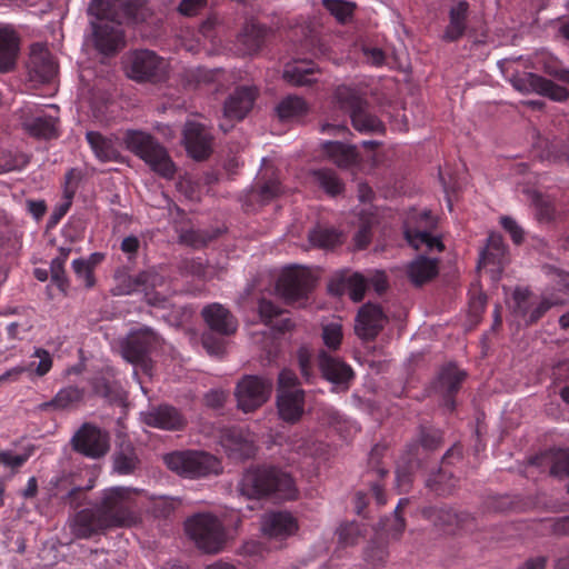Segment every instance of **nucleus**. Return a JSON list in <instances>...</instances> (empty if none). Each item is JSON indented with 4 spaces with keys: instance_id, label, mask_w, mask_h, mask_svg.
Wrapping results in <instances>:
<instances>
[{
    "instance_id": "0eeeda50",
    "label": "nucleus",
    "mask_w": 569,
    "mask_h": 569,
    "mask_svg": "<svg viewBox=\"0 0 569 569\" xmlns=\"http://www.w3.org/2000/svg\"><path fill=\"white\" fill-rule=\"evenodd\" d=\"M437 219L428 210L412 211L405 222V237L408 243L416 250L427 252L442 251L443 243L433 233Z\"/></svg>"
},
{
    "instance_id": "ddd939ff",
    "label": "nucleus",
    "mask_w": 569,
    "mask_h": 569,
    "mask_svg": "<svg viewBox=\"0 0 569 569\" xmlns=\"http://www.w3.org/2000/svg\"><path fill=\"white\" fill-rule=\"evenodd\" d=\"M311 284L310 272L301 267H291L282 271L277 282V290L289 301L303 297Z\"/></svg>"
},
{
    "instance_id": "0e129e2a",
    "label": "nucleus",
    "mask_w": 569,
    "mask_h": 569,
    "mask_svg": "<svg viewBox=\"0 0 569 569\" xmlns=\"http://www.w3.org/2000/svg\"><path fill=\"white\" fill-rule=\"evenodd\" d=\"M202 345L204 349L211 356H220L223 352V345L220 340H217L212 335L207 333L202 337Z\"/></svg>"
},
{
    "instance_id": "13d9d810",
    "label": "nucleus",
    "mask_w": 569,
    "mask_h": 569,
    "mask_svg": "<svg viewBox=\"0 0 569 569\" xmlns=\"http://www.w3.org/2000/svg\"><path fill=\"white\" fill-rule=\"evenodd\" d=\"M297 388V377L295 372L288 369H283L279 373L278 378V393H282V391H293Z\"/></svg>"
},
{
    "instance_id": "b1692460",
    "label": "nucleus",
    "mask_w": 569,
    "mask_h": 569,
    "mask_svg": "<svg viewBox=\"0 0 569 569\" xmlns=\"http://www.w3.org/2000/svg\"><path fill=\"white\" fill-rule=\"evenodd\" d=\"M531 466L549 469L553 477H569V449H550L533 457Z\"/></svg>"
},
{
    "instance_id": "c85d7f7f",
    "label": "nucleus",
    "mask_w": 569,
    "mask_h": 569,
    "mask_svg": "<svg viewBox=\"0 0 569 569\" xmlns=\"http://www.w3.org/2000/svg\"><path fill=\"white\" fill-rule=\"evenodd\" d=\"M465 372L459 370L456 366L449 365L440 371L437 380V389L441 392L445 398V406L452 410L455 402L451 399V395L456 392L465 379Z\"/></svg>"
},
{
    "instance_id": "bb28decb",
    "label": "nucleus",
    "mask_w": 569,
    "mask_h": 569,
    "mask_svg": "<svg viewBox=\"0 0 569 569\" xmlns=\"http://www.w3.org/2000/svg\"><path fill=\"white\" fill-rule=\"evenodd\" d=\"M202 317L210 329L220 335H232L237 330L236 319L220 303H212L203 308Z\"/></svg>"
},
{
    "instance_id": "5701e85b",
    "label": "nucleus",
    "mask_w": 569,
    "mask_h": 569,
    "mask_svg": "<svg viewBox=\"0 0 569 569\" xmlns=\"http://www.w3.org/2000/svg\"><path fill=\"white\" fill-rule=\"evenodd\" d=\"M268 29L254 20L247 21L237 37V50L241 54H254L263 46Z\"/></svg>"
},
{
    "instance_id": "3c124183",
    "label": "nucleus",
    "mask_w": 569,
    "mask_h": 569,
    "mask_svg": "<svg viewBox=\"0 0 569 569\" xmlns=\"http://www.w3.org/2000/svg\"><path fill=\"white\" fill-rule=\"evenodd\" d=\"M281 192V186L278 181V179L272 178L268 181H264L262 184L258 186L257 188V198L262 203L268 202L279 196Z\"/></svg>"
},
{
    "instance_id": "393cba45",
    "label": "nucleus",
    "mask_w": 569,
    "mask_h": 569,
    "mask_svg": "<svg viewBox=\"0 0 569 569\" xmlns=\"http://www.w3.org/2000/svg\"><path fill=\"white\" fill-rule=\"evenodd\" d=\"M277 408L279 417L290 423H295L305 412V392L301 389L282 391L277 393Z\"/></svg>"
},
{
    "instance_id": "864d4df0",
    "label": "nucleus",
    "mask_w": 569,
    "mask_h": 569,
    "mask_svg": "<svg viewBox=\"0 0 569 569\" xmlns=\"http://www.w3.org/2000/svg\"><path fill=\"white\" fill-rule=\"evenodd\" d=\"M407 502H408L407 499H400L395 509L396 517L392 520H388V522L392 521V523H390V525L383 523V529L386 530L388 536H390L393 539L399 538L400 535L405 530V527H406L405 520L402 518L398 517L397 513H398L399 509L402 508V506L406 505Z\"/></svg>"
},
{
    "instance_id": "473e14b6",
    "label": "nucleus",
    "mask_w": 569,
    "mask_h": 569,
    "mask_svg": "<svg viewBox=\"0 0 569 569\" xmlns=\"http://www.w3.org/2000/svg\"><path fill=\"white\" fill-rule=\"evenodd\" d=\"M407 274L415 284H421L437 274V260L419 256L408 264Z\"/></svg>"
},
{
    "instance_id": "de8ad7c7",
    "label": "nucleus",
    "mask_w": 569,
    "mask_h": 569,
    "mask_svg": "<svg viewBox=\"0 0 569 569\" xmlns=\"http://www.w3.org/2000/svg\"><path fill=\"white\" fill-rule=\"evenodd\" d=\"M138 459L132 450L121 451L113 457V471L119 475H129L133 472Z\"/></svg>"
},
{
    "instance_id": "2f4dec72",
    "label": "nucleus",
    "mask_w": 569,
    "mask_h": 569,
    "mask_svg": "<svg viewBox=\"0 0 569 569\" xmlns=\"http://www.w3.org/2000/svg\"><path fill=\"white\" fill-rule=\"evenodd\" d=\"M322 148L328 158L339 167H350L358 160V153L355 146L327 141L322 144Z\"/></svg>"
},
{
    "instance_id": "e433bc0d",
    "label": "nucleus",
    "mask_w": 569,
    "mask_h": 569,
    "mask_svg": "<svg viewBox=\"0 0 569 569\" xmlns=\"http://www.w3.org/2000/svg\"><path fill=\"white\" fill-rule=\"evenodd\" d=\"M57 118L51 114L37 116L23 122V127L31 134L46 139L56 136Z\"/></svg>"
},
{
    "instance_id": "7c9ffc66",
    "label": "nucleus",
    "mask_w": 569,
    "mask_h": 569,
    "mask_svg": "<svg viewBox=\"0 0 569 569\" xmlns=\"http://www.w3.org/2000/svg\"><path fill=\"white\" fill-rule=\"evenodd\" d=\"M332 102L336 108L349 116L367 103L358 89L345 84L336 89Z\"/></svg>"
},
{
    "instance_id": "ea45409f",
    "label": "nucleus",
    "mask_w": 569,
    "mask_h": 569,
    "mask_svg": "<svg viewBox=\"0 0 569 569\" xmlns=\"http://www.w3.org/2000/svg\"><path fill=\"white\" fill-rule=\"evenodd\" d=\"M311 181L327 193L335 196L342 191L343 184L331 169H318L310 172Z\"/></svg>"
},
{
    "instance_id": "69168bd1",
    "label": "nucleus",
    "mask_w": 569,
    "mask_h": 569,
    "mask_svg": "<svg viewBox=\"0 0 569 569\" xmlns=\"http://www.w3.org/2000/svg\"><path fill=\"white\" fill-rule=\"evenodd\" d=\"M27 460L26 456L14 455L9 451H0V463L8 467H20Z\"/></svg>"
},
{
    "instance_id": "e2e57ef3",
    "label": "nucleus",
    "mask_w": 569,
    "mask_h": 569,
    "mask_svg": "<svg viewBox=\"0 0 569 569\" xmlns=\"http://www.w3.org/2000/svg\"><path fill=\"white\" fill-rule=\"evenodd\" d=\"M63 264V259L60 258H54L50 264L51 278L59 287H62L66 282Z\"/></svg>"
},
{
    "instance_id": "cd10ccee",
    "label": "nucleus",
    "mask_w": 569,
    "mask_h": 569,
    "mask_svg": "<svg viewBox=\"0 0 569 569\" xmlns=\"http://www.w3.org/2000/svg\"><path fill=\"white\" fill-rule=\"evenodd\" d=\"M19 53V37L9 26H0V71L11 70Z\"/></svg>"
},
{
    "instance_id": "f257e3e1",
    "label": "nucleus",
    "mask_w": 569,
    "mask_h": 569,
    "mask_svg": "<svg viewBox=\"0 0 569 569\" xmlns=\"http://www.w3.org/2000/svg\"><path fill=\"white\" fill-rule=\"evenodd\" d=\"M546 273L552 287L540 298L533 297L527 289L517 288L513 291L510 308L516 317L527 323L538 321L550 308L568 301L569 273L552 267H547Z\"/></svg>"
},
{
    "instance_id": "423d86ee",
    "label": "nucleus",
    "mask_w": 569,
    "mask_h": 569,
    "mask_svg": "<svg viewBox=\"0 0 569 569\" xmlns=\"http://www.w3.org/2000/svg\"><path fill=\"white\" fill-rule=\"evenodd\" d=\"M167 467L176 473L190 479L219 475L221 462L203 451H179L164 457Z\"/></svg>"
},
{
    "instance_id": "4be33fe9",
    "label": "nucleus",
    "mask_w": 569,
    "mask_h": 569,
    "mask_svg": "<svg viewBox=\"0 0 569 569\" xmlns=\"http://www.w3.org/2000/svg\"><path fill=\"white\" fill-rule=\"evenodd\" d=\"M256 97L254 87H238L224 102L223 117L229 120H242L252 109Z\"/></svg>"
},
{
    "instance_id": "c9c22d12",
    "label": "nucleus",
    "mask_w": 569,
    "mask_h": 569,
    "mask_svg": "<svg viewBox=\"0 0 569 569\" xmlns=\"http://www.w3.org/2000/svg\"><path fill=\"white\" fill-rule=\"evenodd\" d=\"M308 111L306 101L297 96H288L277 107L278 117L282 121H290L305 116Z\"/></svg>"
},
{
    "instance_id": "f8f14e48",
    "label": "nucleus",
    "mask_w": 569,
    "mask_h": 569,
    "mask_svg": "<svg viewBox=\"0 0 569 569\" xmlns=\"http://www.w3.org/2000/svg\"><path fill=\"white\" fill-rule=\"evenodd\" d=\"M71 532L76 538L89 539L110 530L98 507L82 509L69 522Z\"/></svg>"
},
{
    "instance_id": "338daca9",
    "label": "nucleus",
    "mask_w": 569,
    "mask_h": 569,
    "mask_svg": "<svg viewBox=\"0 0 569 569\" xmlns=\"http://www.w3.org/2000/svg\"><path fill=\"white\" fill-rule=\"evenodd\" d=\"M220 26L217 17H209L200 27V32L204 38L212 40L216 37V29Z\"/></svg>"
},
{
    "instance_id": "dca6fc26",
    "label": "nucleus",
    "mask_w": 569,
    "mask_h": 569,
    "mask_svg": "<svg viewBox=\"0 0 569 569\" xmlns=\"http://www.w3.org/2000/svg\"><path fill=\"white\" fill-rule=\"evenodd\" d=\"M507 262V249L502 237L498 233H491L488 237L486 248L480 253L479 268L488 269L491 273V278L498 280Z\"/></svg>"
},
{
    "instance_id": "9b49d317",
    "label": "nucleus",
    "mask_w": 569,
    "mask_h": 569,
    "mask_svg": "<svg viewBox=\"0 0 569 569\" xmlns=\"http://www.w3.org/2000/svg\"><path fill=\"white\" fill-rule=\"evenodd\" d=\"M163 59L149 50L134 51L128 59V74L134 80L156 78L166 72Z\"/></svg>"
},
{
    "instance_id": "58836bf2",
    "label": "nucleus",
    "mask_w": 569,
    "mask_h": 569,
    "mask_svg": "<svg viewBox=\"0 0 569 569\" xmlns=\"http://www.w3.org/2000/svg\"><path fill=\"white\" fill-rule=\"evenodd\" d=\"M130 288L121 293L130 295L132 292L143 291L147 296L150 289L162 286L163 278L154 271H144L134 278H128Z\"/></svg>"
},
{
    "instance_id": "79ce46f5",
    "label": "nucleus",
    "mask_w": 569,
    "mask_h": 569,
    "mask_svg": "<svg viewBox=\"0 0 569 569\" xmlns=\"http://www.w3.org/2000/svg\"><path fill=\"white\" fill-rule=\"evenodd\" d=\"M531 84L538 93L555 101L561 102L569 97V92L566 88L541 77L531 76Z\"/></svg>"
},
{
    "instance_id": "774afa93",
    "label": "nucleus",
    "mask_w": 569,
    "mask_h": 569,
    "mask_svg": "<svg viewBox=\"0 0 569 569\" xmlns=\"http://www.w3.org/2000/svg\"><path fill=\"white\" fill-rule=\"evenodd\" d=\"M367 280L368 284H371L378 293L387 289V278L382 271H375Z\"/></svg>"
},
{
    "instance_id": "5fc2aeb1",
    "label": "nucleus",
    "mask_w": 569,
    "mask_h": 569,
    "mask_svg": "<svg viewBox=\"0 0 569 569\" xmlns=\"http://www.w3.org/2000/svg\"><path fill=\"white\" fill-rule=\"evenodd\" d=\"M388 558L387 548L382 545L371 546L366 551V561L371 566H381Z\"/></svg>"
},
{
    "instance_id": "49530a36",
    "label": "nucleus",
    "mask_w": 569,
    "mask_h": 569,
    "mask_svg": "<svg viewBox=\"0 0 569 569\" xmlns=\"http://www.w3.org/2000/svg\"><path fill=\"white\" fill-rule=\"evenodd\" d=\"M531 204L535 207L536 216L539 220H549L553 213V206L548 197L538 193L535 190L528 191Z\"/></svg>"
},
{
    "instance_id": "72a5a7b5",
    "label": "nucleus",
    "mask_w": 569,
    "mask_h": 569,
    "mask_svg": "<svg viewBox=\"0 0 569 569\" xmlns=\"http://www.w3.org/2000/svg\"><path fill=\"white\" fill-rule=\"evenodd\" d=\"M353 128L361 133H379L383 131V123L368 111V104L353 111L350 116Z\"/></svg>"
},
{
    "instance_id": "f03ea898",
    "label": "nucleus",
    "mask_w": 569,
    "mask_h": 569,
    "mask_svg": "<svg viewBox=\"0 0 569 569\" xmlns=\"http://www.w3.org/2000/svg\"><path fill=\"white\" fill-rule=\"evenodd\" d=\"M142 492V489L126 486H112L100 491L96 506L110 529L132 528L141 523L137 497Z\"/></svg>"
},
{
    "instance_id": "c756f323",
    "label": "nucleus",
    "mask_w": 569,
    "mask_h": 569,
    "mask_svg": "<svg viewBox=\"0 0 569 569\" xmlns=\"http://www.w3.org/2000/svg\"><path fill=\"white\" fill-rule=\"evenodd\" d=\"M86 139L96 158L101 162L117 161L120 158V152L111 137H106L98 131H88Z\"/></svg>"
},
{
    "instance_id": "4468645a",
    "label": "nucleus",
    "mask_w": 569,
    "mask_h": 569,
    "mask_svg": "<svg viewBox=\"0 0 569 569\" xmlns=\"http://www.w3.org/2000/svg\"><path fill=\"white\" fill-rule=\"evenodd\" d=\"M211 133L201 123L187 121L183 129V144L188 154L196 160H203L211 152Z\"/></svg>"
},
{
    "instance_id": "bf43d9fd",
    "label": "nucleus",
    "mask_w": 569,
    "mask_h": 569,
    "mask_svg": "<svg viewBox=\"0 0 569 569\" xmlns=\"http://www.w3.org/2000/svg\"><path fill=\"white\" fill-rule=\"evenodd\" d=\"M33 357L38 358V365L36 367V372L38 376H44L52 367V358L50 353L42 349L38 348L33 352Z\"/></svg>"
},
{
    "instance_id": "4d7b16f0",
    "label": "nucleus",
    "mask_w": 569,
    "mask_h": 569,
    "mask_svg": "<svg viewBox=\"0 0 569 569\" xmlns=\"http://www.w3.org/2000/svg\"><path fill=\"white\" fill-rule=\"evenodd\" d=\"M208 0H181L178 7L180 14L186 17L196 16L207 6Z\"/></svg>"
},
{
    "instance_id": "680f3d73",
    "label": "nucleus",
    "mask_w": 569,
    "mask_h": 569,
    "mask_svg": "<svg viewBox=\"0 0 569 569\" xmlns=\"http://www.w3.org/2000/svg\"><path fill=\"white\" fill-rule=\"evenodd\" d=\"M500 222L503 229L510 233L515 243H520L522 241L523 231L512 218L502 217Z\"/></svg>"
},
{
    "instance_id": "1a4fd4ad",
    "label": "nucleus",
    "mask_w": 569,
    "mask_h": 569,
    "mask_svg": "<svg viewBox=\"0 0 569 569\" xmlns=\"http://www.w3.org/2000/svg\"><path fill=\"white\" fill-rule=\"evenodd\" d=\"M159 345L158 336L149 328L129 335L121 342V355L132 365L148 368V355Z\"/></svg>"
},
{
    "instance_id": "4c0bfd02",
    "label": "nucleus",
    "mask_w": 569,
    "mask_h": 569,
    "mask_svg": "<svg viewBox=\"0 0 569 569\" xmlns=\"http://www.w3.org/2000/svg\"><path fill=\"white\" fill-rule=\"evenodd\" d=\"M467 10L468 4L465 1H460L451 8L450 22L445 32L447 40L453 41L462 36L466 28L465 20Z\"/></svg>"
},
{
    "instance_id": "6e6552de",
    "label": "nucleus",
    "mask_w": 569,
    "mask_h": 569,
    "mask_svg": "<svg viewBox=\"0 0 569 569\" xmlns=\"http://www.w3.org/2000/svg\"><path fill=\"white\" fill-rule=\"evenodd\" d=\"M272 381L260 376H244L236 387L238 408L243 412H252L263 406L272 392Z\"/></svg>"
},
{
    "instance_id": "37998d69",
    "label": "nucleus",
    "mask_w": 569,
    "mask_h": 569,
    "mask_svg": "<svg viewBox=\"0 0 569 569\" xmlns=\"http://www.w3.org/2000/svg\"><path fill=\"white\" fill-rule=\"evenodd\" d=\"M309 241L315 247L329 249L341 241V234L335 229L317 227L309 232Z\"/></svg>"
},
{
    "instance_id": "aec40b11",
    "label": "nucleus",
    "mask_w": 569,
    "mask_h": 569,
    "mask_svg": "<svg viewBox=\"0 0 569 569\" xmlns=\"http://www.w3.org/2000/svg\"><path fill=\"white\" fill-rule=\"evenodd\" d=\"M28 67L30 77L40 82L50 81L57 73V63L52 54L41 43L32 44Z\"/></svg>"
},
{
    "instance_id": "8fccbe9b",
    "label": "nucleus",
    "mask_w": 569,
    "mask_h": 569,
    "mask_svg": "<svg viewBox=\"0 0 569 569\" xmlns=\"http://www.w3.org/2000/svg\"><path fill=\"white\" fill-rule=\"evenodd\" d=\"M427 486L438 495H447L455 488L446 471H440L427 480Z\"/></svg>"
},
{
    "instance_id": "c03bdc74",
    "label": "nucleus",
    "mask_w": 569,
    "mask_h": 569,
    "mask_svg": "<svg viewBox=\"0 0 569 569\" xmlns=\"http://www.w3.org/2000/svg\"><path fill=\"white\" fill-rule=\"evenodd\" d=\"M82 399V391L77 387H67L61 389L49 406L57 409H70L79 403Z\"/></svg>"
},
{
    "instance_id": "6ab92c4d",
    "label": "nucleus",
    "mask_w": 569,
    "mask_h": 569,
    "mask_svg": "<svg viewBox=\"0 0 569 569\" xmlns=\"http://www.w3.org/2000/svg\"><path fill=\"white\" fill-rule=\"evenodd\" d=\"M221 446L233 459L249 458L256 449L253 435L240 428L224 430L221 436Z\"/></svg>"
},
{
    "instance_id": "a878e982",
    "label": "nucleus",
    "mask_w": 569,
    "mask_h": 569,
    "mask_svg": "<svg viewBox=\"0 0 569 569\" xmlns=\"http://www.w3.org/2000/svg\"><path fill=\"white\" fill-rule=\"evenodd\" d=\"M319 368L328 381L342 386L343 389L352 378V369L348 365L325 351L319 353Z\"/></svg>"
},
{
    "instance_id": "9d476101",
    "label": "nucleus",
    "mask_w": 569,
    "mask_h": 569,
    "mask_svg": "<svg viewBox=\"0 0 569 569\" xmlns=\"http://www.w3.org/2000/svg\"><path fill=\"white\" fill-rule=\"evenodd\" d=\"M73 449L89 458H100L109 450V437L101 429L84 423L72 437Z\"/></svg>"
},
{
    "instance_id": "412c9836",
    "label": "nucleus",
    "mask_w": 569,
    "mask_h": 569,
    "mask_svg": "<svg viewBox=\"0 0 569 569\" xmlns=\"http://www.w3.org/2000/svg\"><path fill=\"white\" fill-rule=\"evenodd\" d=\"M143 422L163 430H179L186 425V418L174 407L161 405L142 413Z\"/></svg>"
},
{
    "instance_id": "6e6d98bb",
    "label": "nucleus",
    "mask_w": 569,
    "mask_h": 569,
    "mask_svg": "<svg viewBox=\"0 0 569 569\" xmlns=\"http://www.w3.org/2000/svg\"><path fill=\"white\" fill-rule=\"evenodd\" d=\"M339 539L345 545H353L357 542V537L360 535V527L356 522H350L339 528Z\"/></svg>"
},
{
    "instance_id": "20e7f679",
    "label": "nucleus",
    "mask_w": 569,
    "mask_h": 569,
    "mask_svg": "<svg viewBox=\"0 0 569 569\" xmlns=\"http://www.w3.org/2000/svg\"><path fill=\"white\" fill-rule=\"evenodd\" d=\"M126 148L143 160L152 171L166 179L173 178L176 166L168 151L150 133L127 130L123 136Z\"/></svg>"
},
{
    "instance_id": "a18cd8bd",
    "label": "nucleus",
    "mask_w": 569,
    "mask_h": 569,
    "mask_svg": "<svg viewBox=\"0 0 569 569\" xmlns=\"http://www.w3.org/2000/svg\"><path fill=\"white\" fill-rule=\"evenodd\" d=\"M322 4L340 22H346L356 8L353 2L347 0H322Z\"/></svg>"
},
{
    "instance_id": "f704fd0d",
    "label": "nucleus",
    "mask_w": 569,
    "mask_h": 569,
    "mask_svg": "<svg viewBox=\"0 0 569 569\" xmlns=\"http://www.w3.org/2000/svg\"><path fill=\"white\" fill-rule=\"evenodd\" d=\"M315 73L316 70L311 63H289L284 68L283 78L289 83L295 86H309L317 81V79L313 77Z\"/></svg>"
},
{
    "instance_id": "052dcab7",
    "label": "nucleus",
    "mask_w": 569,
    "mask_h": 569,
    "mask_svg": "<svg viewBox=\"0 0 569 569\" xmlns=\"http://www.w3.org/2000/svg\"><path fill=\"white\" fill-rule=\"evenodd\" d=\"M280 313H281L280 308L277 307L276 305H273L271 301H268L264 299L260 300L259 315L266 323L271 322V320L274 317L279 316Z\"/></svg>"
},
{
    "instance_id": "603ef678",
    "label": "nucleus",
    "mask_w": 569,
    "mask_h": 569,
    "mask_svg": "<svg viewBox=\"0 0 569 569\" xmlns=\"http://www.w3.org/2000/svg\"><path fill=\"white\" fill-rule=\"evenodd\" d=\"M72 268L77 277L86 287L93 286L92 263L84 259H76L72 261Z\"/></svg>"
},
{
    "instance_id": "a19ab883",
    "label": "nucleus",
    "mask_w": 569,
    "mask_h": 569,
    "mask_svg": "<svg viewBox=\"0 0 569 569\" xmlns=\"http://www.w3.org/2000/svg\"><path fill=\"white\" fill-rule=\"evenodd\" d=\"M341 290L337 289L335 291L337 295L347 292L353 301L358 302L362 300L365 296L368 280L361 273H353L341 280Z\"/></svg>"
},
{
    "instance_id": "f3484780",
    "label": "nucleus",
    "mask_w": 569,
    "mask_h": 569,
    "mask_svg": "<svg viewBox=\"0 0 569 569\" xmlns=\"http://www.w3.org/2000/svg\"><path fill=\"white\" fill-rule=\"evenodd\" d=\"M261 530L270 539L283 540L297 532L298 521L288 511H272L262 517Z\"/></svg>"
},
{
    "instance_id": "7ed1b4c3",
    "label": "nucleus",
    "mask_w": 569,
    "mask_h": 569,
    "mask_svg": "<svg viewBox=\"0 0 569 569\" xmlns=\"http://www.w3.org/2000/svg\"><path fill=\"white\" fill-rule=\"evenodd\" d=\"M238 490L247 498L272 497L278 500H292L298 492L290 475L276 468L248 469Z\"/></svg>"
},
{
    "instance_id": "a211bd4d",
    "label": "nucleus",
    "mask_w": 569,
    "mask_h": 569,
    "mask_svg": "<svg viewBox=\"0 0 569 569\" xmlns=\"http://www.w3.org/2000/svg\"><path fill=\"white\" fill-rule=\"evenodd\" d=\"M386 322L387 317L381 308L367 303L358 312L355 330L359 338L371 340L382 330Z\"/></svg>"
},
{
    "instance_id": "09e8293b",
    "label": "nucleus",
    "mask_w": 569,
    "mask_h": 569,
    "mask_svg": "<svg viewBox=\"0 0 569 569\" xmlns=\"http://www.w3.org/2000/svg\"><path fill=\"white\" fill-rule=\"evenodd\" d=\"M322 339L329 349H338L342 340V328L338 322H330L323 326Z\"/></svg>"
},
{
    "instance_id": "2eb2a0df",
    "label": "nucleus",
    "mask_w": 569,
    "mask_h": 569,
    "mask_svg": "<svg viewBox=\"0 0 569 569\" xmlns=\"http://www.w3.org/2000/svg\"><path fill=\"white\" fill-rule=\"evenodd\" d=\"M425 517L437 528L446 532H455L458 529L468 528L473 518L470 513L457 512L450 507H430L423 510Z\"/></svg>"
},
{
    "instance_id": "39448f33",
    "label": "nucleus",
    "mask_w": 569,
    "mask_h": 569,
    "mask_svg": "<svg viewBox=\"0 0 569 569\" xmlns=\"http://www.w3.org/2000/svg\"><path fill=\"white\" fill-rule=\"evenodd\" d=\"M184 530L196 547L204 553H219L227 542L223 522L211 512H199L184 522Z\"/></svg>"
}]
</instances>
